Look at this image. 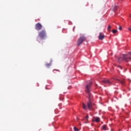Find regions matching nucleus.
<instances>
[{"mask_svg": "<svg viewBox=\"0 0 131 131\" xmlns=\"http://www.w3.org/2000/svg\"><path fill=\"white\" fill-rule=\"evenodd\" d=\"M92 82L89 81L88 84L86 85V90H85V92L88 95V98L89 99V102L87 103V106L89 110H92L93 107L92 102H91V100H92V98H93V95H92L90 91V88L92 86Z\"/></svg>", "mask_w": 131, "mask_h": 131, "instance_id": "obj_1", "label": "nucleus"}, {"mask_svg": "<svg viewBox=\"0 0 131 131\" xmlns=\"http://www.w3.org/2000/svg\"><path fill=\"white\" fill-rule=\"evenodd\" d=\"M130 57L127 56L126 54H123L122 57H118V63H121L122 61H125V62H128L131 61V53L129 52Z\"/></svg>", "mask_w": 131, "mask_h": 131, "instance_id": "obj_2", "label": "nucleus"}, {"mask_svg": "<svg viewBox=\"0 0 131 131\" xmlns=\"http://www.w3.org/2000/svg\"><path fill=\"white\" fill-rule=\"evenodd\" d=\"M38 37H40L41 39L47 37V32L45 30H42L38 33Z\"/></svg>", "mask_w": 131, "mask_h": 131, "instance_id": "obj_3", "label": "nucleus"}, {"mask_svg": "<svg viewBox=\"0 0 131 131\" xmlns=\"http://www.w3.org/2000/svg\"><path fill=\"white\" fill-rule=\"evenodd\" d=\"M85 40V37L84 36H82L80 37L77 40V46H79Z\"/></svg>", "mask_w": 131, "mask_h": 131, "instance_id": "obj_4", "label": "nucleus"}, {"mask_svg": "<svg viewBox=\"0 0 131 131\" xmlns=\"http://www.w3.org/2000/svg\"><path fill=\"white\" fill-rule=\"evenodd\" d=\"M35 28L36 30H41V29L42 28V26L40 23H37L35 26Z\"/></svg>", "mask_w": 131, "mask_h": 131, "instance_id": "obj_5", "label": "nucleus"}, {"mask_svg": "<svg viewBox=\"0 0 131 131\" xmlns=\"http://www.w3.org/2000/svg\"><path fill=\"white\" fill-rule=\"evenodd\" d=\"M105 38V36L104 35V33L100 32L99 33V35L98 36V38L100 40H103Z\"/></svg>", "mask_w": 131, "mask_h": 131, "instance_id": "obj_6", "label": "nucleus"}, {"mask_svg": "<svg viewBox=\"0 0 131 131\" xmlns=\"http://www.w3.org/2000/svg\"><path fill=\"white\" fill-rule=\"evenodd\" d=\"M102 82H103V83H107V84H111L112 83V82L110 81V80L109 79H104L102 81Z\"/></svg>", "mask_w": 131, "mask_h": 131, "instance_id": "obj_7", "label": "nucleus"}, {"mask_svg": "<svg viewBox=\"0 0 131 131\" xmlns=\"http://www.w3.org/2000/svg\"><path fill=\"white\" fill-rule=\"evenodd\" d=\"M93 121H95V122H100V119L98 117H94L93 118Z\"/></svg>", "mask_w": 131, "mask_h": 131, "instance_id": "obj_8", "label": "nucleus"}, {"mask_svg": "<svg viewBox=\"0 0 131 131\" xmlns=\"http://www.w3.org/2000/svg\"><path fill=\"white\" fill-rule=\"evenodd\" d=\"M113 11H114V12H115V11H116V10H117V9H118L119 6L118 5H114L113 6Z\"/></svg>", "mask_w": 131, "mask_h": 131, "instance_id": "obj_9", "label": "nucleus"}, {"mask_svg": "<svg viewBox=\"0 0 131 131\" xmlns=\"http://www.w3.org/2000/svg\"><path fill=\"white\" fill-rule=\"evenodd\" d=\"M102 129L103 130H107V126L106 125H103L102 127Z\"/></svg>", "mask_w": 131, "mask_h": 131, "instance_id": "obj_10", "label": "nucleus"}, {"mask_svg": "<svg viewBox=\"0 0 131 131\" xmlns=\"http://www.w3.org/2000/svg\"><path fill=\"white\" fill-rule=\"evenodd\" d=\"M82 108L83 109H84V110H86V108H87L86 105H85V104L84 103H82Z\"/></svg>", "mask_w": 131, "mask_h": 131, "instance_id": "obj_11", "label": "nucleus"}, {"mask_svg": "<svg viewBox=\"0 0 131 131\" xmlns=\"http://www.w3.org/2000/svg\"><path fill=\"white\" fill-rule=\"evenodd\" d=\"M112 32H113V33H114V34H115V33H116V32H117V30H113Z\"/></svg>", "mask_w": 131, "mask_h": 131, "instance_id": "obj_12", "label": "nucleus"}, {"mask_svg": "<svg viewBox=\"0 0 131 131\" xmlns=\"http://www.w3.org/2000/svg\"><path fill=\"white\" fill-rule=\"evenodd\" d=\"M117 80H118V81H119V82H120L122 84H123V83H124V81H120L119 79H117Z\"/></svg>", "mask_w": 131, "mask_h": 131, "instance_id": "obj_13", "label": "nucleus"}, {"mask_svg": "<svg viewBox=\"0 0 131 131\" xmlns=\"http://www.w3.org/2000/svg\"><path fill=\"white\" fill-rule=\"evenodd\" d=\"M111 28V26H108L107 28V31H110V29Z\"/></svg>", "mask_w": 131, "mask_h": 131, "instance_id": "obj_14", "label": "nucleus"}, {"mask_svg": "<svg viewBox=\"0 0 131 131\" xmlns=\"http://www.w3.org/2000/svg\"><path fill=\"white\" fill-rule=\"evenodd\" d=\"M74 130L75 131H78V128H77L76 127H74Z\"/></svg>", "mask_w": 131, "mask_h": 131, "instance_id": "obj_15", "label": "nucleus"}, {"mask_svg": "<svg viewBox=\"0 0 131 131\" xmlns=\"http://www.w3.org/2000/svg\"><path fill=\"white\" fill-rule=\"evenodd\" d=\"M46 66L47 67H50V66H51V64H50V63H47V64H46Z\"/></svg>", "mask_w": 131, "mask_h": 131, "instance_id": "obj_16", "label": "nucleus"}, {"mask_svg": "<svg viewBox=\"0 0 131 131\" xmlns=\"http://www.w3.org/2000/svg\"><path fill=\"white\" fill-rule=\"evenodd\" d=\"M85 119H86V120H88V119H89V115H87L85 117Z\"/></svg>", "mask_w": 131, "mask_h": 131, "instance_id": "obj_17", "label": "nucleus"}, {"mask_svg": "<svg viewBox=\"0 0 131 131\" xmlns=\"http://www.w3.org/2000/svg\"><path fill=\"white\" fill-rule=\"evenodd\" d=\"M122 29V27L121 26H120L119 28V30H121Z\"/></svg>", "mask_w": 131, "mask_h": 131, "instance_id": "obj_18", "label": "nucleus"}, {"mask_svg": "<svg viewBox=\"0 0 131 131\" xmlns=\"http://www.w3.org/2000/svg\"><path fill=\"white\" fill-rule=\"evenodd\" d=\"M118 67H119V68H121V67H120V66H118Z\"/></svg>", "mask_w": 131, "mask_h": 131, "instance_id": "obj_19", "label": "nucleus"}, {"mask_svg": "<svg viewBox=\"0 0 131 131\" xmlns=\"http://www.w3.org/2000/svg\"><path fill=\"white\" fill-rule=\"evenodd\" d=\"M128 30H129L130 31H131V29H130V28H129V29H128Z\"/></svg>", "mask_w": 131, "mask_h": 131, "instance_id": "obj_20", "label": "nucleus"}]
</instances>
